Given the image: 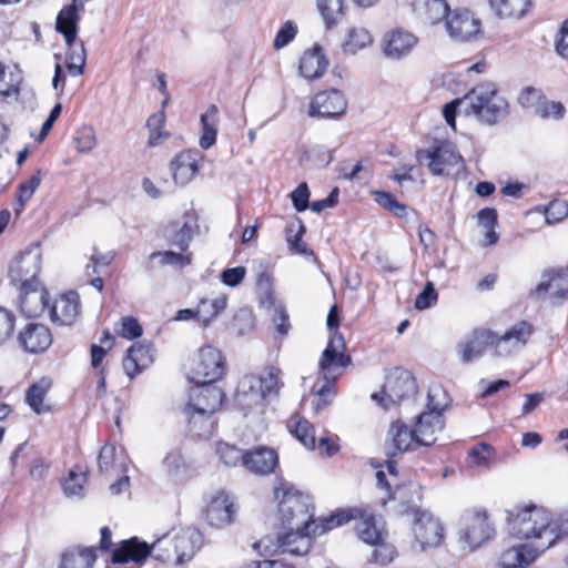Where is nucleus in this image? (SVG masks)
Listing matches in <instances>:
<instances>
[{
  "instance_id": "nucleus-7",
  "label": "nucleus",
  "mask_w": 568,
  "mask_h": 568,
  "mask_svg": "<svg viewBox=\"0 0 568 568\" xmlns=\"http://www.w3.org/2000/svg\"><path fill=\"white\" fill-rule=\"evenodd\" d=\"M191 388L189 402L184 408V413L189 417L192 425L197 424V418L207 423L204 427L205 432L212 428L213 422L211 416L221 407L224 394L220 387L213 383H194Z\"/></svg>"
},
{
  "instance_id": "nucleus-4",
  "label": "nucleus",
  "mask_w": 568,
  "mask_h": 568,
  "mask_svg": "<svg viewBox=\"0 0 568 568\" xmlns=\"http://www.w3.org/2000/svg\"><path fill=\"white\" fill-rule=\"evenodd\" d=\"M275 497L280 499L278 520L284 527L308 529L315 528L313 520L312 499L307 494L295 489L291 484L281 481L274 490Z\"/></svg>"
},
{
  "instance_id": "nucleus-43",
  "label": "nucleus",
  "mask_w": 568,
  "mask_h": 568,
  "mask_svg": "<svg viewBox=\"0 0 568 568\" xmlns=\"http://www.w3.org/2000/svg\"><path fill=\"white\" fill-rule=\"evenodd\" d=\"M361 521L356 526L357 535L366 544L377 545L382 540L381 531L376 528L374 517L365 516L363 511V517H359Z\"/></svg>"
},
{
  "instance_id": "nucleus-25",
  "label": "nucleus",
  "mask_w": 568,
  "mask_h": 568,
  "mask_svg": "<svg viewBox=\"0 0 568 568\" xmlns=\"http://www.w3.org/2000/svg\"><path fill=\"white\" fill-rule=\"evenodd\" d=\"M260 386L257 376L245 375L237 384L234 394L235 405L242 410H247L264 400Z\"/></svg>"
},
{
  "instance_id": "nucleus-36",
  "label": "nucleus",
  "mask_w": 568,
  "mask_h": 568,
  "mask_svg": "<svg viewBox=\"0 0 568 568\" xmlns=\"http://www.w3.org/2000/svg\"><path fill=\"white\" fill-rule=\"evenodd\" d=\"M317 8L328 30L336 27L345 14L344 0H317Z\"/></svg>"
},
{
  "instance_id": "nucleus-37",
  "label": "nucleus",
  "mask_w": 568,
  "mask_h": 568,
  "mask_svg": "<svg viewBox=\"0 0 568 568\" xmlns=\"http://www.w3.org/2000/svg\"><path fill=\"white\" fill-rule=\"evenodd\" d=\"M51 379L43 377L39 382L33 383L27 390L26 402L33 409L34 413L41 414L49 410V407L43 406V399L51 388Z\"/></svg>"
},
{
  "instance_id": "nucleus-50",
  "label": "nucleus",
  "mask_w": 568,
  "mask_h": 568,
  "mask_svg": "<svg viewBox=\"0 0 568 568\" xmlns=\"http://www.w3.org/2000/svg\"><path fill=\"white\" fill-rule=\"evenodd\" d=\"M544 94L541 89L535 87H526L518 97V102L523 108L532 109L534 113L542 102Z\"/></svg>"
},
{
  "instance_id": "nucleus-27",
  "label": "nucleus",
  "mask_w": 568,
  "mask_h": 568,
  "mask_svg": "<svg viewBox=\"0 0 568 568\" xmlns=\"http://www.w3.org/2000/svg\"><path fill=\"white\" fill-rule=\"evenodd\" d=\"M328 60L323 53V49L320 45H315L311 50H306L300 60V73L302 77L308 80L321 78L326 71Z\"/></svg>"
},
{
  "instance_id": "nucleus-64",
  "label": "nucleus",
  "mask_w": 568,
  "mask_h": 568,
  "mask_svg": "<svg viewBox=\"0 0 568 568\" xmlns=\"http://www.w3.org/2000/svg\"><path fill=\"white\" fill-rule=\"evenodd\" d=\"M555 50L559 57L568 60V19H566L560 26L555 40Z\"/></svg>"
},
{
  "instance_id": "nucleus-44",
  "label": "nucleus",
  "mask_w": 568,
  "mask_h": 568,
  "mask_svg": "<svg viewBox=\"0 0 568 568\" xmlns=\"http://www.w3.org/2000/svg\"><path fill=\"white\" fill-rule=\"evenodd\" d=\"M296 222L298 224V230L294 235H292V233L294 231V226H295L294 223L286 225V227H285L286 241H287L290 250L293 253H296L300 255H307L311 253V251H308V248L306 247V245L304 244V242L302 240L303 235L306 232V227L301 219L297 217Z\"/></svg>"
},
{
  "instance_id": "nucleus-31",
  "label": "nucleus",
  "mask_w": 568,
  "mask_h": 568,
  "mask_svg": "<svg viewBox=\"0 0 568 568\" xmlns=\"http://www.w3.org/2000/svg\"><path fill=\"white\" fill-rule=\"evenodd\" d=\"M389 436L392 437V444L387 455L390 457L409 450L413 443H415L413 429H409L408 426L399 419L390 425Z\"/></svg>"
},
{
  "instance_id": "nucleus-59",
  "label": "nucleus",
  "mask_w": 568,
  "mask_h": 568,
  "mask_svg": "<svg viewBox=\"0 0 568 568\" xmlns=\"http://www.w3.org/2000/svg\"><path fill=\"white\" fill-rule=\"evenodd\" d=\"M143 329L136 318L126 316L122 318L119 334L126 339H134L142 335Z\"/></svg>"
},
{
  "instance_id": "nucleus-38",
  "label": "nucleus",
  "mask_w": 568,
  "mask_h": 568,
  "mask_svg": "<svg viewBox=\"0 0 568 568\" xmlns=\"http://www.w3.org/2000/svg\"><path fill=\"white\" fill-rule=\"evenodd\" d=\"M373 42V38L365 28L354 27L347 31L346 39L342 43L345 53L355 54L359 50L368 47Z\"/></svg>"
},
{
  "instance_id": "nucleus-61",
  "label": "nucleus",
  "mask_w": 568,
  "mask_h": 568,
  "mask_svg": "<svg viewBox=\"0 0 568 568\" xmlns=\"http://www.w3.org/2000/svg\"><path fill=\"white\" fill-rule=\"evenodd\" d=\"M246 275V268L244 266H236L231 268H225L221 273V281L223 284L230 287H235L242 283Z\"/></svg>"
},
{
  "instance_id": "nucleus-34",
  "label": "nucleus",
  "mask_w": 568,
  "mask_h": 568,
  "mask_svg": "<svg viewBox=\"0 0 568 568\" xmlns=\"http://www.w3.org/2000/svg\"><path fill=\"white\" fill-rule=\"evenodd\" d=\"M491 10L503 19H520L523 18L529 7L530 0H489Z\"/></svg>"
},
{
  "instance_id": "nucleus-45",
  "label": "nucleus",
  "mask_w": 568,
  "mask_h": 568,
  "mask_svg": "<svg viewBox=\"0 0 568 568\" xmlns=\"http://www.w3.org/2000/svg\"><path fill=\"white\" fill-rule=\"evenodd\" d=\"M163 466L168 476L174 480H181L187 470V466L180 452H171L163 459Z\"/></svg>"
},
{
  "instance_id": "nucleus-13",
  "label": "nucleus",
  "mask_w": 568,
  "mask_h": 568,
  "mask_svg": "<svg viewBox=\"0 0 568 568\" xmlns=\"http://www.w3.org/2000/svg\"><path fill=\"white\" fill-rule=\"evenodd\" d=\"M173 542V552L160 554L159 557L162 562H173L175 565H182L193 558L195 551L201 548L203 537L200 530L195 528H183L171 537Z\"/></svg>"
},
{
  "instance_id": "nucleus-40",
  "label": "nucleus",
  "mask_w": 568,
  "mask_h": 568,
  "mask_svg": "<svg viewBox=\"0 0 568 568\" xmlns=\"http://www.w3.org/2000/svg\"><path fill=\"white\" fill-rule=\"evenodd\" d=\"M281 369L275 366H270L266 368L265 373L258 378V385L261 388V394L264 399L268 397H275L278 395V392L282 387V383L280 382Z\"/></svg>"
},
{
  "instance_id": "nucleus-33",
  "label": "nucleus",
  "mask_w": 568,
  "mask_h": 568,
  "mask_svg": "<svg viewBox=\"0 0 568 568\" xmlns=\"http://www.w3.org/2000/svg\"><path fill=\"white\" fill-rule=\"evenodd\" d=\"M97 560V548H73L61 556L59 568H92Z\"/></svg>"
},
{
  "instance_id": "nucleus-55",
  "label": "nucleus",
  "mask_w": 568,
  "mask_h": 568,
  "mask_svg": "<svg viewBox=\"0 0 568 568\" xmlns=\"http://www.w3.org/2000/svg\"><path fill=\"white\" fill-rule=\"evenodd\" d=\"M74 141L78 151L90 152L97 144L94 130L90 126L82 128L77 132Z\"/></svg>"
},
{
  "instance_id": "nucleus-3",
  "label": "nucleus",
  "mask_w": 568,
  "mask_h": 568,
  "mask_svg": "<svg viewBox=\"0 0 568 568\" xmlns=\"http://www.w3.org/2000/svg\"><path fill=\"white\" fill-rule=\"evenodd\" d=\"M509 532L519 539L536 540V548L545 551L559 537L558 526L551 520L550 513L541 507L528 506L516 514L508 511Z\"/></svg>"
},
{
  "instance_id": "nucleus-24",
  "label": "nucleus",
  "mask_w": 568,
  "mask_h": 568,
  "mask_svg": "<svg viewBox=\"0 0 568 568\" xmlns=\"http://www.w3.org/2000/svg\"><path fill=\"white\" fill-rule=\"evenodd\" d=\"M429 160L428 168L434 175H442L446 168L455 166L463 161L455 146L449 143H443L426 152Z\"/></svg>"
},
{
  "instance_id": "nucleus-57",
  "label": "nucleus",
  "mask_w": 568,
  "mask_h": 568,
  "mask_svg": "<svg viewBox=\"0 0 568 568\" xmlns=\"http://www.w3.org/2000/svg\"><path fill=\"white\" fill-rule=\"evenodd\" d=\"M310 189L307 186V183L302 182L298 184V186L291 193V199L294 209L297 212H304L310 206Z\"/></svg>"
},
{
  "instance_id": "nucleus-35",
  "label": "nucleus",
  "mask_w": 568,
  "mask_h": 568,
  "mask_svg": "<svg viewBox=\"0 0 568 568\" xmlns=\"http://www.w3.org/2000/svg\"><path fill=\"white\" fill-rule=\"evenodd\" d=\"M217 114V106L211 104L206 112L201 115L202 135L200 138V146L204 150L210 149L216 142Z\"/></svg>"
},
{
  "instance_id": "nucleus-8",
  "label": "nucleus",
  "mask_w": 568,
  "mask_h": 568,
  "mask_svg": "<svg viewBox=\"0 0 568 568\" xmlns=\"http://www.w3.org/2000/svg\"><path fill=\"white\" fill-rule=\"evenodd\" d=\"M172 538L168 535L159 538L156 541L149 546L144 541H140L136 537L123 540L118 548L112 552V561L114 564H128L130 561L142 564L149 556H152L159 561L162 559L160 554L173 552Z\"/></svg>"
},
{
  "instance_id": "nucleus-53",
  "label": "nucleus",
  "mask_w": 568,
  "mask_h": 568,
  "mask_svg": "<svg viewBox=\"0 0 568 568\" xmlns=\"http://www.w3.org/2000/svg\"><path fill=\"white\" fill-rule=\"evenodd\" d=\"M14 327L16 315L11 311L0 307V346L12 337Z\"/></svg>"
},
{
  "instance_id": "nucleus-54",
  "label": "nucleus",
  "mask_w": 568,
  "mask_h": 568,
  "mask_svg": "<svg viewBox=\"0 0 568 568\" xmlns=\"http://www.w3.org/2000/svg\"><path fill=\"white\" fill-rule=\"evenodd\" d=\"M87 481L84 473L70 470L69 477L63 481V490L67 496H81Z\"/></svg>"
},
{
  "instance_id": "nucleus-22",
  "label": "nucleus",
  "mask_w": 568,
  "mask_h": 568,
  "mask_svg": "<svg viewBox=\"0 0 568 568\" xmlns=\"http://www.w3.org/2000/svg\"><path fill=\"white\" fill-rule=\"evenodd\" d=\"M278 464L276 452L268 447H257L244 453L243 467L256 475L274 473Z\"/></svg>"
},
{
  "instance_id": "nucleus-19",
  "label": "nucleus",
  "mask_w": 568,
  "mask_h": 568,
  "mask_svg": "<svg viewBox=\"0 0 568 568\" xmlns=\"http://www.w3.org/2000/svg\"><path fill=\"white\" fill-rule=\"evenodd\" d=\"M235 513L234 503L225 491H217L213 495L205 510L207 523L217 528L230 525Z\"/></svg>"
},
{
  "instance_id": "nucleus-1",
  "label": "nucleus",
  "mask_w": 568,
  "mask_h": 568,
  "mask_svg": "<svg viewBox=\"0 0 568 568\" xmlns=\"http://www.w3.org/2000/svg\"><path fill=\"white\" fill-rule=\"evenodd\" d=\"M41 268L39 246L20 252L9 264V282L19 291L21 312L30 318L40 316L49 305V293L39 278Z\"/></svg>"
},
{
  "instance_id": "nucleus-14",
  "label": "nucleus",
  "mask_w": 568,
  "mask_h": 568,
  "mask_svg": "<svg viewBox=\"0 0 568 568\" xmlns=\"http://www.w3.org/2000/svg\"><path fill=\"white\" fill-rule=\"evenodd\" d=\"M480 20L466 8H455L446 22V31L454 41L466 42L480 32Z\"/></svg>"
},
{
  "instance_id": "nucleus-52",
  "label": "nucleus",
  "mask_w": 568,
  "mask_h": 568,
  "mask_svg": "<svg viewBox=\"0 0 568 568\" xmlns=\"http://www.w3.org/2000/svg\"><path fill=\"white\" fill-rule=\"evenodd\" d=\"M568 216V202L564 200H554L545 209V220L547 224H555Z\"/></svg>"
},
{
  "instance_id": "nucleus-26",
  "label": "nucleus",
  "mask_w": 568,
  "mask_h": 568,
  "mask_svg": "<svg viewBox=\"0 0 568 568\" xmlns=\"http://www.w3.org/2000/svg\"><path fill=\"white\" fill-rule=\"evenodd\" d=\"M153 362L152 347L148 344H133L123 358V368L130 378L140 374Z\"/></svg>"
},
{
  "instance_id": "nucleus-11",
  "label": "nucleus",
  "mask_w": 568,
  "mask_h": 568,
  "mask_svg": "<svg viewBox=\"0 0 568 568\" xmlns=\"http://www.w3.org/2000/svg\"><path fill=\"white\" fill-rule=\"evenodd\" d=\"M438 389H430L428 392L427 412L422 413L416 420L413 429L415 435V443L422 446H430L436 442V433L444 428V419L442 412L444 407L434 402L436 392Z\"/></svg>"
},
{
  "instance_id": "nucleus-39",
  "label": "nucleus",
  "mask_w": 568,
  "mask_h": 568,
  "mask_svg": "<svg viewBox=\"0 0 568 568\" xmlns=\"http://www.w3.org/2000/svg\"><path fill=\"white\" fill-rule=\"evenodd\" d=\"M351 363V357L343 352L325 347L318 362L320 369L324 373V379L327 381L328 373L335 368L345 367Z\"/></svg>"
},
{
  "instance_id": "nucleus-21",
  "label": "nucleus",
  "mask_w": 568,
  "mask_h": 568,
  "mask_svg": "<svg viewBox=\"0 0 568 568\" xmlns=\"http://www.w3.org/2000/svg\"><path fill=\"white\" fill-rule=\"evenodd\" d=\"M19 345L28 353L44 352L52 343V335L48 326L29 323L18 335Z\"/></svg>"
},
{
  "instance_id": "nucleus-58",
  "label": "nucleus",
  "mask_w": 568,
  "mask_h": 568,
  "mask_svg": "<svg viewBox=\"0 0 568 568\" xmlns=\"http://www.w3.org/2000/svg\"><path fill=\"white\" fill-rule=\"evenodd\" d=\"M297 33V27L293 21H286L277 31L274 39V48L282 49L287 45Z\"/></svg>"
},
{
  "instance_id": "nucleus-46",
  "label": "nucleus",
  "mask_w": 568,
  "mask_h": 568,
  "mask_svg": "<svg viewBox=\"0 0 568 568\" xmlns=\"http://www.w3.org/2000/svg\"><path fill=\"white\" fill-rule=\"evenodd\" d=\"M375 202L382 206L390 211L397 217H404L407 214V205L398 202L396 197L389 192L385 191H375L373 193Z\"/></svg>"
},
{
  "instance_id": "nucleus-2",
  "label": "nucleus",
  "mask_w": 568,
  "mask_h": 568,
  "mask_svg": "<svg viewBox=\"0 0 568 568\" xmlns=\"http://www.w3.org/2000/svg\"><path fill=\"white\" fill-rule=\"evenodd\" d=\"M532 334V326L526 321L513 325L501 336L489 329L475 331L473 336L459 345L464 363H470L480 357L488 346H495V355L507 356L517 347L527 344Z\"/></svg>"
},
{
  "instance_id": "nucleus-42",
  "label": "nucleus",
  "mask_w": 568,
  "mask_h": 568,
  "mask_svg": "<svg viewBox=\"0 0 568 568\" xmlns=\"http://www.w3.org/2000/svg\"><path fill=\"white\" fill-rule=\"evenodd\" d=\"M40 183L41 178L39 173H37L33 174L28 181L19 184L17 192V203L14 205V212L17 215H19L24 210L27 202L32 197Z\"/></svg>"
},
{
  "instance_id": "nucleus-23",
  "label": "nucleus",
  "mask_w": 568,
  "mask_h": 568,
  "mask_svg": "<svg viewBox=\"0 0 568 568\" xmlns=\"http://www.w3.org/2000/svg\"><path fill=\"white\" fill-rule=\"evenodd\" d=\"M81 303L77 292L61 295L50 308V318L59 325H71L80 314Z\"/></svg>"
},
{
  "instance_id": "nucleus-62",
  "label": "nucleus",
  "mask_w": 568,
  "mask_h": 568,
  "mask_svg": "<svg viewBox=\"0 0 568 568\" xmlns=\"http://www.w3.org/2000/svg\"><path fill=\"white\" fill-rule=\"evenodd\" d=\"M273 323L276 327V332L280 335L285 336L288 334L290 328H291V323H290L288 314L283 305H275Z\"/></svg>"
},
{
  "instance_id": "nucleus-17",
  "label": "nucleus",
  "mask_w": 568,
  "mask_h": 568,
  "mask_svg": "<svg viewBox=\"0 0 568 568\" xmlns=\"http://www.w3.org/2000/svg\"><path fill=\"white\" fill-rule=\"evenodd\" d=\"M347 108V102L343 93L336 89L323 91L317 93L308 109L311 118H327L334 119L344 114Z\"/></svg>"
},
{
  "instance_id": "nucleus-9",
  "label": "nucleus",
  "mask_w": 568,
  "mask_h": 568,
  "mask_svg": "<svg viewBox=\"0 0 568 568\" xmlns=\"http://www.w3.org/2000/svg\"><path fill=\"white\" fill-rule=\"evenodd\" d=\"M407 513L414 516L413 534L422 550L436 548L445 539V528L440 520L429 510L422 509L416 505L408 506Z\"/></svg>"
},
{
  "instance_id": "nucleus-32",
  "label": "nucleus",
  "mask_w": 568,
  "mask_h": 568,
  "mask_svg": "<svg viewBox=\"0 0 568 568\" xmlns=\"http://www.w3.org/2000/svg\"><path fill=\"white\" fill-rule=\"evenodd\" d=\"M363 517V510L359 508H343L337 509L331 516L321 519L316 523L315 528H313V534L315 536H321L333 528L343 526L349 523L353 519Z\"/></svg>"
},
{
  "instance_id": "nucleus-15",
  "label": "nucleus",
  "mask_w": 568,
  "mask_h": 568,
  "mask_svg": "<svg viewBox=\"0 0 568 568\" xmlns=\"http://www.w3.org/2000/svg\"><path fill=\"white\" fill-rule=\"evenodd\" d=\"M462 520L463 528L460 532L471 548L479 547L495 532L494 527L488 521L486 511H467Z\"/></svg>"
},
{
  "instance_id": "nucleus-63",
  "label": "nucleus",
  "mask_w": 568,
  "mask_h": 568,
  "mask_svg": "<svg viewBox=\"0 0 568 568\" xmlns=\"http://www.w3.org/2000/svg\"><path fill=\"white\" fill-rule=\"evenodd\" d=\"M333 387V382L327 378L325 384L316 392L317 400L314 404V410L316 413L332 403L335 395Z\"/></svg>"
},
{
  "instance_id": "nucleus-6",
  "label": "nucleus",
  "mask_w": 568,
  "mask_h": 568,
  "mask_svg": "<svg viewBox=\"0 0 568 568\" xmlns=\"http://www.w3.org/2000/svg\"><path fill=\"white\" fill-rule=\"evenodd\" d=\"M79 14H75L73 7H63L57 16L55 29L61 33L68 45L67 68L72 77L83 73L87 52L83 42L75 43L78 36Z\"/></svg>"
},
{
  "instance_id": "nucleus-60",
  "label": "nucleus",
  "mask_w": 568,
  "mask_h": 568,
  "mask_svg": "<svg viewBox=\"0 0 568 568\" xmlns=\"http://www.w3.org/2000/svg\"><path fill=\"white\" fill-rule=\"evenodd\" d=\"M192 226L187 222H184L173 234L171 239L172 244L182 252L186 251L192 240Z\"/></svg>"
},
{
  "instance_id": "nucleus-10",
  "label": "nucleus",
  "mask_w": 568,
  "mask_h": 568,
  "mask_svg": "<svg viewBox=\"0 0 568 568\" xmlns=\"http://www.w3.org/2000/svg\"><path fill=\"white\" fill-rule=\"evenodd\" d=\"M416 392L417 386L414 376L408 371L396 367L386 377L382 392L372 394V399L379 403L384 408H388L390 404L409 398Z\"/></svg>"
},
{
  "instance_id": "nucleus-47",
  "label": "nucleus",
  "mask_w": 568,
  "mask_h": 568,
  "mask_svg": "<svg viewBox=\"0 0 568 568\" xmlns=\"http://www.w3.org/2000/svg\"><path fill=\"white\" fill-rule=\"evenodd\" d=\"M216 454L219 455L221 462L226 466H243L244 453L235 445L219 443L216 446Z\"/></svg>"
},
{
  "instance_id": "nucleus-28",
  "label": "nucleus",
  "mask_w": 568,
  "mask_h": 568,
  "mask_svg": "<svg viewBox=\"0 0 568 568\" xmlns=\"http://www.w3.org/2000/svg\"><path fill=\"white\" fill-rule=\"evenodd\" d=\"M415 8L418 18L432 26L446 22L452 11L447 0H416Z\"/></svg>"
},
{
  "instance_id": "nucleus-16",
  "label": "nucleus",
  "mask_w": 568,
  "mask_h": 568,
  "mask_svg": "<svg viewBox=\"0 0 568 568\" xmlns=\"http://www.w3.org/2000/svg\"><path fill=\"white\" fill-rule=\"evenodd\" d=\"M534 294L539 298L549 294L554 305L562 303L568 297L567 271L562 267L545 270Z\"/></svg>"
},
{
  "instance_id": "nucleus-48",
  "label": "nucleus",
  "mask_w": 568,
  "mask_h": 568,
  "mask_svg": "<svg viewBox=\"0 0 568 568\" xmlns=\"http://www.w3.org/2000/svg\"><path fill=\"white\" fill-rule=\"evenodd\" d=\"M9 80L2 82L0 85V95L4 98H14L18 99L20 94V87L23 81L22 71L14 65L8 73Z\"/></svg>"
},
{
  "instance_id": "nucleus-51",
  "label": "nucleus",
  "mask_w": 568,
  "mask_h": 568,
  "mask_svg": "<svg viewBox=\"0 0 568 568\" xmlns=\"http://www.w3.org/2000/svg\"><path fill=\"white\" fill-rule=\"evenodd\" d=\"M535 114L541 119L561 120L566 114V108L561 102L548 101L545 97Z\"/></svg>"
},
{
  "instance_id": "nucleus-56",
  "label": "nucleus",
  "mask_w": 568,
  "mask_h": 568,
  "mask_svg": "<svg viewBox=\"0 0 568 568\" xmlns=\"http://www.w3.org/2000/svg\"><path fill=\"white\" fill-rule=\"evenodd\" d=\"M438 294L435 290L433 282H427L423 288V291L415 298V307L417 310H426L429 308L437 302Z\"/></svg>"
},
{
  "instance_id": "nucleus-30",
  "label": "nucleus",
  "mask_w": 568,
  "mask_h": 568,
  "mask_svg": "<svg viewBox=\"0 0 568 568\" xmlns=\"http://www.w3.org/2000/svg\"><path fill=\"white\" fill-rule=\"evenodd\" d=\"M170 169L174 182L184 185L195 176L199 165L191 152H181L171 161Z\"/></svg>"
},
{
  "instance_id": "nucleus-5",
  "label": "nucleus",
  "mask_w": 568,
  "mask_h": 568,
  "mask_svg": "<svg viewBox=\"0 0 568 568\" xmlns=\"http://www.w3.org/2000/svg\"><path fill=\"white\" fill-rule=\"evenodd\" d=\"M466 115H474L480 123L494 125L509 113L508 102L494 84H480L465 95Z\"/></svg>"
},
{
  "instance_id": "nucleus-20",
  "label": "nucleus",
  "mask_w": 568,
  "mask_h": 568,
  "mask_svg": "<svg viewBox=\"0 0 568 568\" xmlns=\"http://www.w3.org/2000/svg\"><path fill=\"white\" fill-rule=\"evenodd\" d=\"M291 530L280 535L277 538V548L281 554H290L294 556L306 555L312 547L313 527L308 529L290 528Z\"/></svg>"
},
{
  "instance_id": "nucleus-49",
  "label": "nucleus",
  "mask_w": 568,
  "mask_h": 568,
  "mask_svg": "<svg viewBox=\"0 0 568 568\" xmlns=\"http://www.w3.org/2000/svg\"><path fill=\"white\" fill-rule=\"evenodd\" d=\"M164 122L165 113L163 110L149 116L146 121V126L150 130L149 145L155 146L160 143L162 138L168 136L166 133L160 131V129L164 125Z\"/></svg>"
},
{
  "instance_id": "nucleus-29",
  "label": "nucleus",
  "mask_w": 568,
  "mask_h": 568,
  "mask_svg": "<svg viewBox=\"0 0 568 568\" xmlns=\"http://www.w3.org/2000/svg\"><path fill=\"white\" fill-rule=\"evenodd\" d=\"M539 550L527 545L510 547L504 550L499 557L501 568H526L532 564L539 555Z\"/></svg>"
},
{
  "instance_id": "nucleus-12",
  "label": "nucleus",
  "mask_w": 568,
  "mask_h": 568,
  "mask_svg": "<svg viewBox=\"0 0 568 568\" xmlns=\"http://www.w3.org/2000/svg\"><path fill=\"white\" fill-rule=\"evenodd\" d=\"M225 373V363L222 353L212 346H204L200 349L196 361L191 371L192 383L215 384Z\"/></svg>"
},
{
  "instance_id": "nucleus-41",
  "label": "nucleus",
  "mask_w": 568,
  "mask_h": 568,
  "mask_svg": "<svg viewBox=\"0 0 568 568\" xmlns=\"http://www.w3.org/2000/svg\"><path fill=\"white\" fill-rule=\"evenodd\" d=\"M288 428L295 438L298 439L306 448H315L316 438L314 434V426L308 420L301 418L294 422L291 419Z\"/></svg>"
},
{
  "instance_id": "nucleus-18",
  "label": "nucleus",
  "mask_w": 568,
  "mask_h": 568,
  "mask_svg": "<svg viewBox=\"0 0 568 568\" xmlns=\"http://www.w3.org/2000/svg\"><path fill=\"white\" fill-rule=\"evenodd\" d=\"M417 42V37L412 32L396 29L384 36L382 50L386 58L400 60L413 51Z\"/></svg>"
}]
</instances>
